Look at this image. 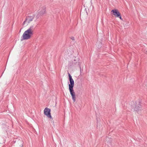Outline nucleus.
Here are the masks:
<instances>
[{"instance_id": "obj_8", "label": "nucleus", "mask_w": 147, "mask_h": 147, "mask_svg": "<svg viewBox=\"0 0 147 147\" xmlns=\"http://www.w3.org/2000/svg\"><path fill=\"white\" fill-rule=\"evenodd\" d=\"M111 12L113 13V15L115 17H117L120 16V14L118 11L117 9L112 10Z\"/></svg>"}, {"instance_id": "obj_1", "label": "nucleus", "mask_w": 147, "mask_h": 147, "mask_svg": "<svg viewBox=\"0 0 147 147\" xmlns=\"http://www.w3.org/2000/svg\"><path fill=\"white\" fill-rule=\"evenodd\" d=\"M34 29L33 25L31 26L30 27L23 33L22 36L21 40H28L30 39L33 34Z\"/></svg>"}, {"instance_id": "obj_13", "label": "nucleus", "mask_w": 147, "mask_h": 147, "mask_svg": "<svg viewBox=\"0 0 147 147\" xmlns=\"http://www.w3.org/2000/svg\"><path fill=\"white\" fill-rule=\"evenodd\" d=\"M71 39L72 40H74V37H71Z\"/></svg>"}, {"instance_id": "obj_14", "label": "nucleus", "mask_w": 147, "mask_h": 147, "mask_svg": "<svg viewBox=\"0 0 147 147\" xmlns=\"http://www.w3.org/2000/svg\"><path fill=\"white\" fill-rule=\"evenodd\" d=\"M108 138V137H107V138H106V140H107V138Z\"/></svg>"}, {"instance_id": "obj_5", "label": "nucleus", "mask_w": 147, "mask_h": 147, "mask_svg": "<svg viewBox=\"0 0 147 147\" xmlns=\"http://www.w3.org/2000/svg\"><path fill=\"white\" fill-rule=\"evenodd\" d=\"M38 13L41 15H42L46 13L45 7L42 6L38 10Z\"/></svg>"}, {"instance_id": "obj_11", "label": "nucleus", "mask_w": 147, "mask_h": 147, "mask_svg": "<svg viewBox=\"0 0 147 147\" xmlns=\"http://www.w3.org/2000/svg\"><path fill=\"white\" fill-rule=\"evenodd\" d=\"M118 17H119L121 20H122V19L121 18V14H120V16H118Z\"/></svg>"}, {"instance_id": "obj_10", "label": "nucleus", "mask_w": 147, "mask_h": 147, "mask_svg": "<svg viewBox=\"0 0 147 147\" xmlns=\"http://www.w3.org/2000/svg\"><path fill=\"white\" fill-rule=\"evenodd\" d=\"M140 106H136L135 107L134 109L135 111H139V110H140Z\"/></svg>"}, {"instance_id": "obj_3", "label": "nucleus", "mask_w": 147, "mask_h": 147, "mask_svg": "<svg viewBox=\"0 0 147 147\" xmlns=\"http://www.w3.org/2000/svg\"><path fill=\"white\" fill-rule=\"evenodd\" d=\"M68 75L69 78V81L70 83L69 84V90L73 89V88L74 86V81L72 79L71 76L68 73Z\"/></svg>"}, {"instance_id": "obj_7", "label": "nucleus", "mask_w": 147, "mask_h": 147, "mask_svg": "<svg viewBox=\"0 0 147 147\" xmlns=\"http://www.w3.org/2000/svg\"><path fill=\"white\" fill-rule=\"evenodd\" d=\"M70 93L71 95L73 100L74 102H75L76 100V96L75 93L74 92V90H69Z\"/></svg>"}, {"instance_id": "obj_12", "label": "nucleus", "mask_w": 147, "mask_h": 147, "mask_svg": "<svg viewBox=\"0 0 147 147\" xmlns=\"http://www.w3.org/2000/svg\"><path fill=\"white\" fill-rule=\"evenodd\" d=\"M74 61H75V62H74L75 64L76 63H77V60H76V59H74Z\"/></svg>"}, {"instance_id": "obj_2", "label": "nucleus", "mask_w": 147, "mask_h": 147, "mask_svg": "<svg viewBox=\"0 0 147 147\" xmlns=\"http://www.w3.org/2000/svg\"><path fill=\"white\" fill-rule=\"evenodd\" d=\"M34 17V16L27 17L23 23V25H28V24L30 23L33 20Z\"/></svg>"}, {"instance_id": "obj_9", "label": "nucleus", "mask_w": 147, "mask_h": 147, "mask_svg": "<svg viewBox=\"0 0 147 147\" xmlns=\"http://www.w3.org/2000/svg\"><path fill=\"white\" fill-rule=\"evenodd\" d=\"M23 146V142L22 141H19L17 145V147H22Z\"/></svg>"}, {"instance_id": "obj_6", "label": "nucleus", "mask_w": 147, "mask_h": 147, "mask_svg": "<svg viewBox=\"0 0 147 147\" xmlns=\"http://www.w3.org/2000/svg\"><path fill=\"white\" fill-rule=\"evenodd\" d=\"M70 93L71 95L73 100L74 102H75L76 100V96L75 93L74 92V90H69Z\"/></svg>"}, {"instance_id": "obj_4", "label": "nucleus", "mask_w": 147, "mask_h": 147, "mask_svg": "<svg viewBox=\"0 0 147 147\" xmlns=\"http://www.w3.org/2000/svg\"><path fill=\"white\" fill-rule=\"evenodd\" d=\"M51 110L47 108H45L44 110V114L48 117L52 118V117L51 115Z\"/></svg>"}]
</instances>
